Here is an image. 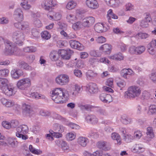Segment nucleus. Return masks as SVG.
<instances>
[{
    "label": "nucleus",
    "mask_w": 156,
    "mask_h": 156,
    "mask_svg": "<svg viewBox=\"0 0 156 156\" xmlns=\"http://www.w3.org/2000/svg\"><path fill=\"white\" fill-rule=\"evenodd\" d=\"M50 94L52 100L58 104L65 103L69 98L68 92L61 88H56L51 91Z\"/></svg>",
    "instance_id": "f257e3e1"
},
{
    "label": "nucleus",
    "mask_w": 156,
    "mask_h": 156,
    "mask_svg": "<svg viewBox=\"0 0 156 156\" xmlns=\"http://www.w3.org/2000/svg\"><path fill=\"white\" fill-rule=\"evenodd\" d=\"M16 136L20 140H25L28 139V136L27 135L29 132V128L27 126L22 125L19 126L16 129Z\"/></svg>",
    "instance_id": "f03ea898"
},
{
    "label": "nucleus",
    "mask_w": 156,
    "mask_h": 156,
    "mask_svg": "<svg viewBox=\"0 0 156 156\" xmlns=\"http://www.w3.org/2000/svg\"><path fill=\"white\" fill-rule=\"evenodd\" d=\"M5 43L6 45V49L5 51V55H16L19 54V50L16 47L15 44L8 40H6L5 41Z\"/></svg>",
    "instance_id": "7ed1b4c3"
},
{
    "label": "nucleus",
    "mask_w": 156,
    "mask_h": 156,
    "mask_svg": "<svg viewBox=\"0 0 156 156\" xmlns=\"http://www.w3.org/2000/svg\"><path fill=\"white\" fill-rule=\"evenodd\" d=\"M141 93V90L137 87L132 86L128 88V90L125 93L126 98H133L138 97Z\"/></svg>",
    "instance_id": "20e7f679"
},
{
    "label": "nucleus",
    "mask_w": 156,
    "mask_h": 156,
    "mask_svg": "<svg viewBox=\"0 0 156 156\" xmlns=\"http://www.w3.org/2000/svg\"><path fill=\"white\" fill-rule=\"evenodd\" d=\"M12 38L13 41L19 46L23 44L24 36L23 33L19 31L14 32L12 35Z\"/></svg>",
    "instance_id": "39448f33"
},
{
    "label": "nucleus",
    "mask_w": 156,
    "mask_h": 156,
    "mask_svg": "<svg viewBox=\"0 0 156 156\" xmlns=\"http://www.w3.org/2000/svg\"><path fill=\"white\" fill-rule=\"evenodd\" d=\"M145 49L146 48L144 46L140 45L137 47L132 46L129 48V51L131 54L140 55L143 53Z\"/></svg>",
    "instance_id": "423d86ee"
},
{
    "label": "nucleus",
    "mask_w": 156,
    "mask_h": 156,
    "mask_svg": "<svg viewBox=\"0 0 156 156\" xmlns=\"http://www.w3.org/2000/svg\"><path fill=\"white\" fill-rule=\"evenodd\" d=\"M17 86L20 89L27 90L29 86V79L24 78L20 80L17 82Z\"/></svg>",
    "instance_id": "0eeeda50"
},
{
    "label": "nucleus",
    "mask_w": 156,
    "mask_h": 156,
    "mask_svg": "<svg viewBox=\"0 0 156 156\" xmlns=\"http://www.w3.org/2000/svg\"><path fill=\"white\" fill-rule=\"evenodd\" d=\"M41 6L45 10L51 11L57 7V4L53 0H47L42 4Z\"/></svg>",
    "instance_id": "6e6552de"
},
{
    "label": "nucleus",
    "mask_w": 156,
    "mask_h": 156,
    "mask_svg": "<svg viewBox=\"0 0 156 156\" xmlns=\"http://www.w3.org/2000/svg\"><path fill=\"white\" fill-rule=\"evenodd\" d=\"M56 83L61 85L67 84L69 81V76L66 74H61L57 76L55 79Z\"/></svg>",
    "instance_id": "1a4fd4ad"
},
{
    "label": "nucleus",
    "mask_w": 156,
    "mask_h": 156,
    "mask_svg": "<svg viewBox=\"0 0 156 156\" xmlns=\"http://www.w3.org/2000/svg\"><path fill=\"white\" fill-rule=\"evenodd\" d=\"M13 17L17 22L22 21L23 20V15L22 9L20 8L16 9L14 12Z\"/></svg>",
    "instance_id": "9d476101"
},
{
    "label": "nucleus",
    "mask_w": 156,
    "mask_h": 156,
    "mask_svg": "<svg viewBox=\"0 0 156 156\" xmlns=\"http://www.w3.org/2000/svg\"><path fill=\"white\" fill-rule=\"evenodd\" d=\"M2 89L3 92L6 95L10 96L14 95L16 93L15 87L12 86L6 85Z\"/></svg>",
    "instance_id": "9b49d317"
},
{
    "label": "nucleus",
    "mask_w": 156,
    "mask_h": 156,
    "mask_svg": "<svg viewBox=\"0 0 156 156\" xmlns=\"http://www.w3.org/2000/svg\"><path fill=\"white\" fill-rule=\"evenodd\" d=\"M94 23V18L92 16L86 17L84 18L82 22L83 27H89L92 26Z\"/></svg>",
    "instance_id": "f8f14e48"
},
{
    "label": "nucleus",
    "mask_w": 156,
    "mask_h": 156,
    "mask_svg": "<svg viewBox=\"0 0 156 156\" xmlns=\"http://www.w3.org/2000/svg\"><path fill=\"white\" fill-rule=\"evenodd\" d=\"M73 53L70 50H60L58 51L59 55L63 59L68 60L70 58L72 53Z\"/></svg>",
    "instance_id": "ddd939ff"
},
{
    "label": "nucleus",
    "mask_w": 156,
    "mask_h": 156,
    "mask_svg": "<svg viewBox=\"0 0 156 156\" xmlns=\"http://www.w3.org/2000/svg\"><path fill=\"white\" fill-rule=\"evenodd\" d=\"M49 132L50 134H47L46 138L47 139L50 141H52L54 140L53 137L57 138H59L62 137V134L59 132L55 131H54L52 130H50Z\"/></svg>",
    "instance_id": "4468645a"
},
{
    "label": "nucleus",
    "mask_w": 156,
    "mask_h": 156,
    "mask_svg": "<svg viewBox=\"0 0 156 156\" xmlns=\"http://www.w3.org/2000/svg\"><path fill=\"white\" fill-rule=\"evenodd\" d=\"M14 25L16 29L23 30H26L29 28V23L26 22H24L23 23L18 22L14 23Z\"/></svg>",
    "instance_id": "2eb2a0df"
},
{
    "label": "nucleus",
    "mask_w": 156,
    "mask_h": 156,
    "mask_svg": "<svg viewBox=\"0 0 156 156\" xmlns=\"http://www.w3.org/2000/svg\"><path fill=\"white\" fill-rule=\"evenodd\" d=\"M69 44L71 48L82 51L84 49L83 45L79 41L72 40L69 41Z\"/></svg>",
    "instance_id": "dca6fc26"
},
{
    "label": "nucleus",
    "mask_w": 156,
    "mask_h": 156,
    "mask_svg": "<svg viewBox=\"0 0 156 156\" xmlns=\"http://www.w3.org/2000/svg\"><path fill=\"white\" fill-rule=\"evenodd\" d=\"M23 74L22 70L19 69H15L11 72L12 77L14 79L17 80Z\"/></svg>",
    "instance_id": "f3484780"
},
{
    "label": "nucleus",
    "mask_w": 156,
    "mask_h": 156,
    "mask_svg": "<svg viewBox=\"0 0 156 156\" xmlns=\"http://www.w3.org/2000/svg\"><path fill=\"white\" fill-rule=\"evenodd\" d=\"M156 47V40L153 39L147 45V51L149 53L152 55L155 53V51L154 48Z\"/></svg>",
    "instance_id": "a211bd4d"
},
{
    "label": "nucleus",
    "mask_w": 156,
    "mask_h": 156,
    "mask_svg": "<svg viewBox=\"0 0 156 156\" xmlns=\"http://www.w3.org/2000/svg\"><path fill=\"white\" fill-rule=\"evenodd\" d=\"M97 146L99 149L105 151L109 150L111 148L109 144L103 141L98 142L97 144Z\"/></svg>",
    "instance_id": "6ab92c4d"
},
{
    "label": "nucleus",
    "mask_w": 156,
    "mask_h": 156,
    "mask_svg": "<svg viewBox=\"0 0 156 156\" xmlns=\"http://www.w3.org/2000/svg\"><path fill=\"white\" fill-rule=\"evenodd\" d=\"M134 75V73L133 71L130 69H122L121 72V76L124 78L127 79L129 77V75Z\"/></svg>",
    "instance_id": "aec40b11"
},
{
    "label": "nucleus",
    "mask_w": 156,
    "mask_h": 156,
    "mask_svg": "<svg viewBox=\"0 0 156 156\" xmlns=\"http://www.w3.org/2000/svg\"><path fill=\"white\" fill-rule=\"evenodd\" d=\"M86 4L89 8L92 9H96L99 7V4L96 0H87Z\"/></svg>",
    "instance_id": "412c9836"
},
{
    "label": "nucleus",
    "mask_w": 156,
    "mask_h": 156,
    "mask_svg": "<svg viewBox=\"0 0 156 156\" xmlns=\"http://www.w3.org/2000/svg\"><path fill=\"white\" fill-rule=\"evenodd\" d=\"M87 87L90 93L94 94L97 93L98 90L96 84L94 83H90L87 85Z\"/></svg>",
    "instance_id": "4be33fe9"
},
{
    "label": "nucleus",
    "mask_w": 156,
    "mask_h": 156,
    "mask_svg": "<svg viewBox=\"0 0 156 156\" xmlns=\"http://www.w3.org/2000/svg\"><path fill=\"white\" fill-rule=\"evenodd\" d=\"M1 103L5 106L7 107H11L15 105L14 101L10 100H7L3 98L1 99Z\"/></svg>",
    "instance_id": "5701e85b"
},
{
    "label": "nucleus",
    "mask_w": 156,
    "mask_h": 156,
    "mask_svg": "<svg viewBox=\"0 0 156 156\" xmlns=\"http://www.w3.org/2000/svg\"><path fill=\"white\" fill-rule=\"evenodd\" d=\"M94 29L97 32H106L107 28L105 27L102 23H98L96 24L94 26Z\"/></svg>",
    "instance_id": "b1692460"
},
{
    "label": "nucleus",
    "mask_w": 156,
    "mask_h": 156,
    "mask_svg": "<svg viewBox=\"0 0 156 156\" xmlns=\"http://www.w3.org/2000/svg\"><path fill=\"white\" fill-rule=\"evenodd\" d=\"M55 143L58 146L61 147L64 151L67 150L69 148L66 143L62 140L58 139L55 141Z\"/></svg>",
    "instance_id": "393cba45"
},
{
    "label": "nucleus",
    "mask_w": 156,
    "mask_h": 156,
    "mask_svg": "<svg viewBox=\"0 0 156 156\" xmlns=\"http://www.w3.org/2000/svg\"><path fill=\"white\" fill-rule=\"evenodd\" d=\"M112 46L110 45L106 44L102 45L99 49L103 50L105 54H109L111 51Z\"/></svg>",
    "instance_id": "a878e982"
},
{
    "label": "nucleus",
    "mask_w": 156,
    "mask_h": 156,
    "mask_svg": "<svg viewBox=\"0 0 156 156\" xmlns=\"http://www.w3.org/2000/svg\"><path fill=\"white\" fill-rule=\"evenodd\" d=\"M86 120L87 122H90L92 124L97 123L98 122V119L94 115H88L86 117Z\"/></svg>",
    "instance_id": "bb28decb"
},
{
    "label": "nucleus",
    "mask_w": 156,
    "mask_h": 156,
    "mask_svg": "<svg viewBox=\"0 0 156 156\" xmlns=\"http://www.w3.org/2000/svg\"><path fill=\"white\" fill-rule=\"evenodd\" d=\"M88 142V139L83 136H80L77 139V143L83 147L86 146Z\"/></svg>",
    "instance_id": "cd10ccee"
},
{
    "label": "nucleus",
    "mask_w": 156,
    "mask_h": 156,
    "mask_svg": "<svg viewBox=\"0 0 156 156\" xmlns=\"http://www.w3.org/2000/svg\"><path fill=\"white\" fill-rule=\"evenodd\" d=\"M6 141L9 145L12 147H15L17 146V142L15 138L9 137L7 139Z\"/></svg>",
    "instance_id": "c85d7f7f"
},
{
    "label": "nucleus",
    "mask_w": 156,
    "mask_h": 156,
    "mask_svg": "<svg viewBox=\"0 0 156 156\" xmlns=\"http://www.w3.org/2000/svg\"><path fill=\"white\" fill-rule=\"evenodd\" d=\"M109 58L111 59L115 60L117 61H121L123 59L124 56L122 53H119L110 56L109 57Z\"/></svg>",
    "instance_id": "c756f323"
},
{
    "label": "nucleus",
    "mask_w": 156,
    "mask_h": 156,
    "mask_svg": "<svg viewBox=\"0 0 156 156\" xmlns=\"http://www.w3.org/2000/svg\"><path fill=\"white\" fill-rule=\"evenodd\" d=\"M54 129L55 131L62 133L64 131V128L62 126L59 124H55L54 125Z\"/></svg>",
    "instance_id": "7c9ffc66"
},
{
    "label": "nucleus",
    "mask_w": 156,
    "mask_h": 156,
    "mask_svg": "<svg viewBox=\"0 0 156 156\" xmlns=\"http://www.w3.org/2000/svg\"><path fill=\"white\" fill-rule=\"evenodd\" d=\"M30 95V97L36 99L40 98L44 99L45 98V96L38 94L37 92L31 93Z\"/></svg>",
    "instance_id": "2f4dec72"
},
{
    "label": "nucleus",
    "mask_w": 156,
    "mask_h": 156,
    "mask_svg": "<svg viewBox=\"0 0 156 156\" xmlns=\"http://www.w3.org/2000/svg\"><path fill=\"white\" fill-rule=\"evenodd\" d=\"M59 55L58 51H53L50 54V57L52 61H56L58 58Z\"/></svg>",
    "instance_id": "473e14b6"
},
{
    "label": "nucleus",
    "mask_w": 156,
    "mask_h": 156,
    "mask_svg": "<svg viewBox=\"0 0 156 156\" xmlns=\"http://www.w3.org/2000/svg\"><path fill=\"white\" fill-rule=\"evenodd\" d=\"M149 36V35L148 34L142 32H140L134 36V37L142 39H146Z\"/></svg>",
    "instance_id": "72a5a7b5"
},
{
    "label": "nucleus",
    "mask_w": 156,
    "mask_h": 156,
    "mask_svg": "<svg viewBox=\"0 0 156 156\" xmlns=\"http://www.w3.org/2000/svg\"><path fill=\"white\" fill-rule=\"evenodd\" d=\"M22 108L24 115H26L29 114V105L28 104H23Z\"/></svg>",
    "instance_id": "f704fd0d"
},
{
    "label": "nucleus",
    "mask_w": 156,
    "mask_h": 156,
    "mask_svg": "<svg viewBox=\"0 0 156 156\" xmlns=\"http://www.w3.org/2000/svg\"><path fill=\"white\" fill-rule=\"evenodd\" d=\"M147 136L148 138H152L154 137V134L153 131V128L148 127L147 128Z\"/></svg>",
    "instance_id": "c9c22d12"
},
{
    "label": "nucleus",
    "mask_w": 156,
    "mask_h": 156,
    "mask_svg": "<svg viewBox=\"0 0 156 156\" xmlns=\"http://www.w3.org/2000/svg\"><path fill=\"white\" fill-rule=\"evenodd\" d=\"M112 138L113 140H116L118 144L119 145L121 144V138L118 134L115 133H112Z\"/></svg>",
    "instance_id": "e433bc0d"
},
{
    "label": "nucleus",
    "mask_w": 156,
    "mask_h": 156,
    "mask_svg": "<svg viewBox=\"0 0 156 156\" xmlns=\"http://www.w3.org/2000/svg\"><path fill=\"white\" fill-rule=\"evenodd\" d=\"M8 83V81L6 79L0 78V89L2 90Z\"/></svg>",
    "instance_id": "4c0bfd02"
},
{
    "label": "nucleus",
    "mask_w": 156,
    "mask_h": 156,
    "mask_svg": "<svg viewBox=\"0 0 156 156\" xmlns=\"http://www.w3.org/2000/svg\"><path fill=\"white\" fill-rule=\"evenodd\" d=\"M83 26L82 22L78 21L73 24L72 27L74 30H80Z\"/></svg>",
    "instance_id": "58836bf2"
},
{
    "label": "nucleus",
    "mask_w": 156,
    "mask_h": 156,
    "mask_svg": "<svg viewBox=\"0 0 156 156\" xmlns=\"http://www.w3.org/2000/svg\"><path fill=\"white\" fill-rule=\"evenodd\" d=\"M148 112L151 115L156 114V105H153L150 106Z\"/></svg>",
    "instance_id": "ea45409f"
},
{
    "label": "nucleus",
    "mask_w": 156,
    "mask_h": 156,
    "mask_svg": "<svg viewBox=\"0 0 156 156\" xmlns=\"http://www.w3.org/2000/svg\"><path fill=\"white\" fill-rule=\"evenodd\" d=\"M84 156H102L101 153L98 151H96L93 154L86 151L84 152Z\"/></svg>",
    "instance_id": "a19ab883"
},
{
    "label": "nucleus",
    "mask_w": 156,
    "mask_h": 156,
    "mask_svg": "<svg viewBox=\"0 0 156 156\" xmlns=\"http://www.w3.org/2000/svg\"><path fill=\"white\" fill-rule=\"evenodd\" d=\"M23 152L26 156H29V146L28 145L24 144L23 147Z\"/></svg>",
    "instance_id": "79ce46f5"
},
{
    "label": "nucleus",
    "mask_w": 156,
    "mask_h": 156,
    "mask_svg": "<svg viewBox=\"0 0 156 156\" xmlns=\"http://www.w3.org/2000/svg\"><path fill=\"white\" fill-rule=\"evenodd\" d=\"M76 137V133L72 132L67 133L66 136V139L69 141H71L74 140L75 138Z\"/></svg>",
    "instance_id": "37998d69"
},
{
    "label": "nucleus",
    "mask_w": 156,
    "mask_h": 156,
    "mask_svg": "<svg viewBox=\"0 0 156 156\" xmlns=\"http://www.w3.org/2000/svg\"><path fill=\"white\" fill-rule=\"evenodd\" d=\"M141 98L144 100H149L152 99V98H150V93L147 91H144L142 94Z\"/></svg>",
    "instance_id": "c03bdc74"
},
{
    "label": "nucleus",
    "mask_w": 156,
    "mask_h": 156,
    "mask_svg": "<svg viewBox=\"0 0 156 156\" xmlns=\"http://www.w3.org/2000/svg\"><path fill=\"white\" fill-rule=\"evenodd\" d=\"M30 151L37 155L41 154L42 153V151L34 148L31 145H30Z\"/></svg>",
    "instance_id": "a18cd8bd"
},
{
    "label": "nucleus",
    "mask_w": 156,
    "mask_h": 156,
    "mask_svg": "<svg viewBox=\"0 0 156 156\" xmlns=\"http://www.w3.org/2000/svg\"><path fill=\"white\" fill-rule=\"evenodd\" d=\"M110 6L114 8L119 7L120 4V2L119 0H111Z\"/></svg>",
    "instance_id": "49530a36"
},
{
    "label": "nucleus",
    "mask_w": 156,
    "mask_h": 156,
    "mask_svg": "<svg viewBox=\"0 0 156 156\" xmlns=\"http://www.w3.org/2000/svg\"><path fill=\"white\" fill-rule=\"evenodd\" d=\"M97 73H94L91 70H88L86 73V75L88 78L91 79L97 76Z\"/></svg>",
    "instance_id": "de8ad7c7"
},
{
    "label": "nucleus",
    "mask_w": 156,
    "mask_h": 156,
    "mask_svg": "<svg viewBox=\"0 0 156 156\" xmlns=\"http://www.w3.org/2000/svg\"><path fill=\"white\" fill-rule=\"evenodd\" d=\"M42 37L46 40H48L51 37L50 34L47 31H44L41 33Z\"/></svg>",
    "instance_id": "09e8293b"
},
{
    "label": "nucleus",
    "mask_w": 156,
    "mask_h": 156,
    "mask_svg": "<svg viewBox=\"0 0 156 156\" xmlns=\"http://www.w3.org/2000/svg\"><path fill=\"white\" fill-rule=\"evenodd\" d=\"M66 19L68 22L72 23H73L76 19V16L71 14L68 15L66 16Z\"/></svg>",
    "instance_id": "8fccbe9b"
},
{
    "label": "nucleus",
    "mask_w": 156,
    "mask_h": 156,
    "mask_svg": "<svg viewBox=\"0 0 156 156\" xmlns=\"http://www.w3.org/2000/svg\"><path fill=\"white\" fill-rule=\"evenodd\" d=\"M9 73V71L6 69H0V76L6 77L8 76Z\"/></svg>",
    "instance_id": "3c124183"
},
{
    "label": "nucleus",
    "mask_w": 156,
    "mask_h": 156,
    "mask_svg": "<svg viewBox=\"0 0 156 156\" xmlns=\"http://www.w3.org/2000/svg\"><path fill=\"white\" fill-rule=\"evenodd\" d=\"M76 5V3L73 1H71L69 2L66 6V8L69 9H71L74 8Z\"/></svg>",
    "instance_id": "603ef678"
},
{
    "label": "nucleus",
    "mask_w": 156,
    "mask_h": 156,
    "mask_svg": "<svg viewBox=\"0 0 156 156\" xmlns=\"http://www.w3.org/2000/svg\"><path fill=\"white\" fill-rule=\"evenodd\" d=\"M150 22L143 19L140 22V26L143 28H147L149 26V23Z\"/></svg>",
    "instance_id": "864d4df0"
},
{
    "label": "nucleus",
    "mask_w": 156,
    "mask_h": 156,
    "mask_svg": "<svg viewBox=\"0 0 156 156\" xmlns=\"http://www.w3.org/2000/svg\"><path fill=\"white\" fill-rule=\"evenodd\" d=\"M23 2L21 3V5L23 8L26 10L28 9H29V5L27 1L26 0H22Z\"/></svg>",
    "instance_id": "5fc2aeb1"
},
{
    "label": "nucleus",
    "mask_w": 156,
    "mask_h": 156,
    "mask_svg": "<svg viewBox=\"0 0 156 156\" xmlns=\"http://www.w3.org/2000/svg\"><path fill=\"white\" fill-rule=\"evenodd\" d=\"M19 67L22 69L26 70L28 69L29 68V65L26 62H22L19 64Z\"/></svg>",
    "instance_id": "6e6d98bb"
},
{
    "label": "nucleus",
    "mask_w": 156,
    "mask_h": 156,
    "mask_svg": "<svg viewBox=\"0 0 156 156\" xmlns=\"http://www.w3.org/2000/svg\"><path fill=\"white\" fill-rule=\"evenodd\" d=\"M39 114L40 115L43 116H49L51 115L49 112L43 109H41L40 110Z\"/></svg>",
    "instance_id": "4d7b16f0"
},
{
    "label": "nucleus",
    "mask_w": 156,
    "mask_h": 156,
    "mask_svg": "<svg viewBox=\"0 0 156 156\" xmlns=\"http://www.w3.org/2000/svg\"><path fill=\"white\" fill-rule=\"evenodd\" d=\"M134 137L129 134H124L123 139L127 142H130L133 140Z\"/></svg>",
    "instance_id": "13d9d810"
},
{
    "label": "nucleus",
    "mask_w": 156,
    "mask_h": 156,
    "mask_svg": "<svg viewBox=\"0 0 156 156\" xmlns=\"http://www.w3.org/2000/svg\"><path fill=\"white\" fill-rule=\"evenodd\" d=\"M143 135L141 132L139 130H137L135 131L134 133V138L135 137V138L137 139H139L140 138L141 136H142Z\"/></svg>",
    "instance_id": "bf43d9fd"
},
{
    "label": "nucleus",
    "mask_w": 156,
    "mask_h": 156,
    "mask_svg": "<svg viewBox=\"0 0 156 156\" xmlns=\"http://www.w3.org/2000/svg\"><path fill=\"white\" fill-rule=\"evenodd\" d=\"M150 79L154 83H156V72L153 71L150 75Z\"/></svg>",
    "instance_id": "052dcab7"
},
{
    "label": "nucleus",
    "mask_w": 156,
    "mask_h": 156,
    "mask_svg": "<svg viewBox=\"0 0 156 156\" xmlns=\"http://www.w3.org/2000/svg\"><path fill=\"white\" fill-rule=\"evenodd\" d=\"M90 55L94 57H99L101 55V53L98 51L93 50L90 51Z\"/></svg>",
    "instance_id": "680f3d73"
},
{
    "label": "nucleus",
    "mask_w": 156,
    "mask_h": 156,
    "mask_svg": "<svg viewBox=\"0 0 156 156\" xmlns=\"http://www.w3.org/2000/svg\"><path fill=\"white\" fill-rule=\"evenodd\" d=\"M2 125L4 128L9 129L11 128L10 123L6 121H3L2 122Z\"/></svg>",
    "instance_id": "e2e57ef3"
},
{
    "label": "nucleus",
    "mask_w": 156,
    "mask_h": 156,
    "mask_svg": "<svg viewBox=\"0 0 156 156\" xmlns=\"http://www.w3.org/2000/svg\"><path fill=\"white\" fill-rule=\"evenodd\" d=\"M10 123L11 128H16L19 124L18 121L15 119L11 120Z\"/></svg>",
    "instance_id": "0e129e2a"
},
{
    "label": "nucleus",
    "mask_w": 156,
    "mask_h": 156,
    "mask_svg": "<svg viewBox=\"0 0 156 156\" xmlns=\"http://www.w3.org/2000/svg\"><path fill=\"white\" fill-rule=\"evenodd\" d=\"M122 121L124 124H127L131 122V119L128 117L126 118L122 117Z\"/></svg>",
    "instance_id": "69168bd1"
},
{
    "label": "nucleus",
    "mask_w": 156,
    "mask_h": 156,
    "mask_svg": "<svg viewBox=\"0 0 156 156\" xmlns=\"http://www.w3.org/2000/svg\"><path fill=\"white\" fill-rule=\"evenodd\" d=\"M144 19H143L151 22V17L150 13L148 12H146L144 14Z\"/></svg>",
    "instance_id": "338daca9"
},
{
    "label": "nucleus",
    "mask_w": 156,
    "mask_h": 156,
    "mask_svg": "<svg viewBox=\"0 0 156 156\" xmlns=\"http://www.w3.org/2000/svg\"><path fill=\"white\" fill-rule=\"evenodd\" d=\"M34 24L35 26L38 28L42 26V23L41 21L37 19H35L34 21Z\"/></svg>",
    "instance_id": "774afa93"
}]
</instances>
